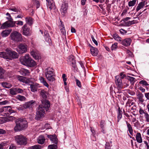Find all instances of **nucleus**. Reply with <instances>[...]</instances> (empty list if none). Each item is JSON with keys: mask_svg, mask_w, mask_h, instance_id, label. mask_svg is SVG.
Masks as SVG:
<instances>
[{"mask_svg": "<svg viewBox=\"0 0 149 149\" xmlns=\"http://www.w3.org/2000/svg\"><path fill=\"white\" fill-rule=\"evenodd\" d=\"M3 86L6 88H9L11 86V85L10 84L8 83L7 82H5L3 84Z\"/></svg>", "mask_w": 149, "mask_h": 149, "instance_id": "obj_42", "label": "nucleus"}, {"mask_svg": "<svg viewBox=\"0 0 149 149\" xmlns=\"http://www.w3.org/2000/svg\"><path fill=\"white\" fill-rule=\"evenodd\" d=\"M17 78L19 81L28 84L30 83V80L25 77L18 75L17 77Z\"/></svg>", "mask_w": 149, "mask_h": 149, "instance_id": "obj_14", "label": "nucleus"}, {"mask_svg": "<svg viewBox=\"0 0 149 149\" xmlns=\"http://www.w3.org/2000/svg\"><path fill=\"white\" fill-rule=\"evenodd\" d=\"M24 109H25V108L24 107V104L23 105V106H21L17 108V109L19 110H23Z\"/></svg>", "mask_w": 149, "mask_h": 149, "instance_id": "obj_58", "label": "nucleus"}, {"mask_svg": "<svg viewBox=\"0 0 149 149\" xmlns=\"http://www.w3.org/2000/svg\"><path fill=\"white\" fill-rule=\"evenodd\" d=\"M45 74L46 78L49 81L52 82L55 80L54 70L52 68L49 67L46 69Z\"/></svg>", "mask_w": 149, "mask_h": 149, "instance_id": "obj_4", "label": "nucleus"}, {"mask_svg": "<svg viewBox=\"0 0 149 149\" xmlns=\"http://www.w3.org/2000/svg\"><path fill=\"white\" fill-rule=\"evenodd\" d=\"M46 92L45 91L42 90L40 92V95L44 99H45L47 97L46 95Z\"/></svg>", "mask_w": 149, "mask_h": 149, "instance_id": "obj_35", "label": "nucleus"}, {"mask_svg": "<svg viewBox=\"0 0 149 149\" xmlns=\"http://www.w3.org/2000/svg\"><path fill=\"white\" fill-rule=\"evenodd\" d=\"M6 133V131L5 130L0 129V134H5Z\"/></svg>", "mask_w": 149, "mask_h": 149, "instance_id": "obj_64", "label": "nucleus"}, {"mask_svg": "<svg viewBox=\"0 0 149 149\" xmlns=\"http://www.w3.org/2000/svg\"><path fill=\"white\" fill-rule=\"evenodd\" d=\"M111 146L109 143L106 142L105 145V149H110Z\"/></svg>", "mask_w": 149, "mask_h": 149, "instance_id": "obj_52", "label": "nucleus"}, {"mask_svg": "<svg viewBox=\"0 0 149 149\" xmlns=\"http://www.w3.org/2000/svg\"><path fill=\"white\" fill-rule=\"evenodd\" d=\"M6 52H0V57L6 59L12 60L17 58L19 57L18 54L15 52L12 51L11 49L7 48Z\"/></svg>", "mask_w": 149, "mask_h": 149, "instance_id": "obj_2", "label": "nucleus"}, {"mask_svg": "<svg viewBox=\"0 0 149 149\" xmlns=\"http://www.w3.org/2000/svg\"><path fill=\"white\" fill-rule=\"evenodd\" d=\"M5 71L1 67H0V78L3 79V74Z\"/></svg>", "mask_w": 149, "mask_h": 149, "instance_id": "obj_39", "label": "nucleus"}, {"mask_svg": "<svg viewBox=\"0 0 149 149\" xmlns=\"http://www.w3.org/2000/svg\"><path fill=\"white\" fill-rule=\"evenodd\" d=\"M28 46L25 43H20L16 49V51L19 54H22L27 52Z\"/></svg>", "mask_w": 149, "mask_h": 149, "instance_id": "obj_7", "label": "nucleus"}, {"mask_svg": "<svg viewBox=\"0 0 149 149\" xmlns=\"http://www.w3.org/2000/svg\"><path fill=\"white\" fill-rule=\"evenodd\" d=\"M8 26L7 22L6 21L2 24L0 27V28L2 29H4L7 27H8Z\"/></svg>", "mask_w": 149, "mask_h": 149, "instance_id": "obj_40", "label": "nucleus"}, {"mask_svg": "<svg viewBox=\"0 0 149 149\" xmlns=\"http://www.w3.org/2000/svg\"><path fill=\"white\" fill-rule=\"evenodd\" d=\"M15 123L14 129L16 132L25 129L28 126L27 122L25 118H20L17 120Z\"/></svg>", "mask_w": 149, "mask_h": 149, "instance_id": "obj_3", "label": "nucleus"}, {"mask_svg": "<svg viewBox=\"0 0 149 149\" xmlns=\"http://www.w3.org/2000/svg\"><path fill=\"white\" fill-rule=\"evenodd\" d=\"M45 38L46 41L49 44L51 43V40L49 36H47L46 35V36H45Z\"/></svg>", "mask_w": 149, "mask_h": 149, "instance_id": "obj_43", "label": "nucleus"}, {"mask_svg": "<svg viewBox=\"0 0 149 149\" xmlns=\"http://www.w3.org/2000/svg\"><path fill=\"white\" fill-rule=\"evenodd\" d=\"M138 98L139 100L141 102H143L144 100L143 99V95L141 93L138 94Z\"/></svg>", "mask_w": 149, "mask_h": 149, "instance_id": "obj_37", "label": "nucleus"}, {"mask_svg": "<svg viewBox=\"0 0 149 149\" xmlns=\"http://www.w3.org/2000/svg\"><path fill=\"white\" fill-rule=\"evenodd\" d=\"M41 148V146L38 144L30 147L28 149H40Z\"/></svg>", "mask_w": 149, "mask_h": 149, "instance_id": "obj_34", "label": "nucleus"}, {"mask_svg": "<svg viewBox=\"0 0 149 149\" xmlns=\"http://www.w3.org/2000/svg\"><path fill=\"white\" fill-rule=\"evenodd\" d=\"M6 15L7 16L6 17V18L8 20H13L12 18L11 17L10 14L8 13H7L6 14Z\"/></svg>", "mask_w": 149, "mask_h": 149, "instance_id": "obj_50", "label": "nucleus"}, {"mask_svg": "<svg viewBox=\"0 0 149 149\" xmlns=\"http://www.w3.org/2000/svg\"><path fill=\"white\" fill-rule=\"evenodd\" d=\"M47 3V6L50 10L52 9L55 10L56 7L53 1V0H46Z\"/></svg>", "mask_w": 149, "mask_h": 149, "instance_id": "obj_12", "label": "nucleus"}, {"mask_svg": "<svg viewBox=\"0 0 149 149\" xmlns=\"http://www.w3.org/2000/svg\"><path fill=\"white\" fill-rule=\"evenodd\" d=\"M115 81L117 88L118 89H121L123 88V83L122 80L119 75L116 76Z\"/></svg>", "mask_w": 149, "mask_h": 149, "instance_id": "obj_10", "label": "nucleus"}, {"mask_svg": "<svg viewBox=\"0 0 149 149\" xmlns=\"http://www.w3.org/2000/svg\"><path fill=\"white\" fill-rule=\"evenodd\" d=\"M29 56V54H26L24 56L20 58V61L22 64L27 66L29 59L30 58Z\"/></svg>", "mask_w": 149, "mask_h": 149, "instance_id": "obj_9", "label": "nucleus"}, {"mask_svg": "<svg viewBox=\"0 0 149 149\" xmlns=\"http://www.w3.org/2000/svg\"><path fill=\"white\" fill-rule=\"evenodd\" d=\"M45 141V139L44 136L42 135L40 136L38 139V143L40 144H43Z\"/></svg>", "mask_w": 149, "mask_h": 149, "instance_id": "obj_30", "label": "nucleus"}, {"mask_svg": "<svg viewBox=\"0 0 149 149\" xmlns=\"http://www.w3.org/2000/svg\"><path fill=\"white\" fill-rule=\"evenodd\" d=\"M17 99L21 101H24L26 99V98L25 97L19 95L17 96Z\"/></svg>", "mask_w": 149, "mask_h": 149, "instance_id": "obj_44", "label": "nucleus"}, {"mask_svg": "<svg viewBox=\"0 0 149 149\" xmlns=\"http://www.w3.org/2000/svg\"><path fill=\"white\" fill-rule=\"evenodd\" d=\"M11 31V30H5L1 32V35L2 36L6 37L7 36Z\"/></svg>", "mask_w": 149, "mask_h": 149, "instance_id": "obj_26", "label": "nucleus"}, {"mask_svg": "<svg viewBox=\"0 0 149 149\" xmlns=\"http://www.w3.org/2000/svg\"><path fill=\"white\" fill-rule=\"evenodd\" d=\"M8 27H13L15 26L16 21H13V20H8L7 21Z\"/></svg>", "mask_w": 149, "mask_h": 149, "instance_id": "obj_31", "label": "nucleus"}, {"mask_svg": "<svg viewBox=\"0 0 149 149\" xmlns=\"http://www.w3.org/2000/svg\"><path fill=\"white\" fill-rule=\"evenodd\" d=\"M25 21L26 23V24H28L30 26H31L33 23V18L30 17H27L25 18Z\"/></svg>", "mask_w": 149, "mask_h": 149, "instance_id": "obj_21", "label": "nucleus"}, {"mask_svg": "<svg viewBox=\"0 0 149 149\" xmlns=\"http://www.w3.org/2000/svg\"><path fill=\"white\" fill-rule=\"evenodd\" d=\"M68 8V4L65 2L63 3L61 6V8L60 9L61 12L63 15H65L67 12V10Z\"/></svg>", "mask_w": 149, "mask_h": 149, "instance_id": "obj_11", "label": "nucleus"}, {"mask_svg": "<svg viewBox=\"0 0 149 149\" xmlns=\"http://www.w3.org/2000/svg\"><path fill=\"white\" fill-rule=\"evenodd\" d=\"M126 123L130 133L131 135L133 136V130L131 125L127 121H126Z\"/></svg>", "mask_w": 149, "mask_h": 149, "instance_id": "obj_28", "label": "nucleus"}, {"mask_svg": "<svg viewBox=\"0 0 149 149\" xmlns=\"http://www.w3.org/2000/svg\"><path fill=\"white\" fill-rule=\"evenodd\" d=\"M39 80H40L41 82L43 84V85L47 87H49V86L47 84V83L46 82L45 79L42 77H40L39 78Z\"/></svg>", "mask_w": 149, "mask_h": 149, "instance_id": "obj_32", "label": "nucleus"}, {"mask_svg": "<svg viewBox=\"0 0 149 149\" xmlns=\"http://www.w3.org/2000/svg\"><path fill=\"white\" fill-rule=\"evenodd\" d=\"M145 1H141L140 2L136 8V11H138L140 10L143 8L145 5Z\"/></svg>", "mask_w": 149, "mask_h": 149, "instance_id": "obj_25", "label": "nucleus"}, {"mask_svg": "<svg viewBox=\"0 0 149 149\" xmlns=\"http://www.w3.org/2000/svg\"><path fill=\"white\" fill-rule=\"evenodd\" d=\"M17 89L16 88H12L10 89V93L11 94L13 95H17Z\"/></svg>", "mask_w": 149, "mask_h": 149, "instance_id": "obj_33", "label": "nucleus"}, {"mask_svg": "<svg viewBox=\"0 0 149 149\" xmlns=\"http://www.w3.org/2000/svg\"><path fill=\"white\" fill-rule=\"evenodd\" d=\"M30 86L31 91L33 92L36 91L38 88L40 87V85L37 83H33Z\"/></svg>", "mask_w": 149, "mask_h": 149, "instance_id": "obj_17", "label": "nucleus"}, {"mask_svg": "<svg viewBox=\"0 0 149 149\" xmlns=\"http://www.w3.org/2000/svg\"><path fill=\"white\" fill-rule=\"evenodd\" d=\"M47 137L50 140L52 141L53 143L56 144L57 143V139L56 136L55 135H47Z\"/></svg>", "mask_w": 149, "mask_h": 149, "instance_id": "obj_19", "label": "nucleus"}, {"mask_svg": "<svg viewBox=\"0 0 149 149\" xmlns=\"http://www.w3.org/2000/svg\"><path fill=\"white\" fill-rule=\"evenodd\" d=\"M140 149H146V145L144 144H141L140 146Z\"/></svg>", "mask_w": 149, "mask_h": 149, "instance_id": "obj_56", "label": "nucleus"}, {"mask_svg": "<svg viewBox=\"0 0 149 149\" xmlns=\"http://www.w3.org/2000/svg\"><path fill=\"white\" fill-rule=\"evenodd\" d=\"M17 89V93H22L23 92V90L21 88H16Z\"/></svg>", "mask_w": 149, "mask_h": 149, "instance_id": "obj_54", "label": "nucleus"}, {"mask_svg": "<svg viewBox=\"0 0 149 149\" xmlns=\"http://www.w3.org/2000/svg\"><path fill=\"white\" fill-rule=\"evenodd\" d=\"M9 149H16V146L13 144H11Z\"/></svg>", "mask_w": 149, "mask_h": 149, "instance_id": "obj_60", "label": "nucleus"}, {"mask_svg": "<svg viewBox=\"0 0 149 149\" xmlns=\"http://www.w3.org/2000/svg\"><path fill=\"white\" fill-rule=\"evenodd\" d=\"M125 23L127 26H130V25L133 24V23H132V22H131L130 21H129L127 22H125Z\"/></svg>", "mask_w": 149, "mask_h": 149, "instance_id": "obj_59", "label": "nucleus"}, {"mask_svg": "<svg viewBox=\"0 0 149 149\" xmlns=\"http://www.w3.org/2000/svg\"><path fill=\"white\" fill-rule=\"evenodd\" d=\"M50 106L49 102L47 100L43 101L42 104L40 105L38 108L36 112V118L39 120L42 117L45 113V110L46 111H48Z\"/></svg>", "mask_w": 149, "mask_h": 149, "instance_id": "obj_1", "label": "nucleus"}, {"mask_svg": "<svg viewBox=\"0 0 149 149\" xmlns=\"http://www.w3.org/2000/svg\"><path fill=\"white\" fill-rule=\"evenodd\" d=\"M123 113L121 110L120 109V107L118 108V120L117 122H118L120 119L122 118V115Z\"/></svg>", "mask_w": 149, "mask_h": 149, "instance_id": "obj_29", "label": "nucleus"}, {"mask_svg": "<svg viewBox=\"0 0 149 149\" xmlns=\"http://www.w3.org/2000/svg\"><path fill=\"white\" fill-rule=\"evenodd\" d=\"M136 140L138 143H141L142 142V140L140 133L138 132L137 133L136 135Z\"/></svg>", "mask_w": 149, "mask_h": 149, "instance_id": "obj_27", "label": "nucleus"}, {"mask_svg": "<svg viewBox=\"0 0 149 149\" xmlns=\"http://www.w3.org/2000/svg\"><path fill=\"white\" fill-rule=\"evenodd\" d=\"M27 66L28 67H33L35 66L36 65V63L35 61L31 59V58H29Z\"/></svg>", "mask_w": 149, "mask_h": 149, "instance_id": "obj_22", "label": "nucleus"}, {"mask_svg": "<svg viewBox=\"0 0 149 149\" xmlns=\"http://www.w3.org/2000/svg\"><path fill=\"white\" fill-rule=\"evenodd\" d=\"M15 112L10 106L4 107L0 109V113H2L4 116H9L12 113Z\"/></svg>", "mask_w": 149, "mask_h": 149, "instance_id": "obj_8", "label": "nucleus"}, {"mask_svg": "<svg viewBox=\"0 0 149 149\" xmlns=\"http://www.w3.org/2000/svg\"><path fill=\"white\" fill-rule=\"evenodd\" d=\"M68 63L70 62L72 64V66L74 68H75L76 66V60L74 58V56L72 55H70L68 57Z\"/></svg>", "mask_w": 149, "mask_h": 149, "instance_id": "obj_15", "label": "nucleus"}, {"mask_svg": "<svg viewBox=\"0 0 149 149\" xmlns=\"http://www.w3.org/2000/svg\"><path fill=\"white\" fill-rule=\"evenodd\" d=\"M35 5L37 8L39 7L40 6V4L38 1H36Z\"/></svg>", "mask_w": 149, "mask_h": 149, "instance_id": "obj_61", "label": "nucleus"}, {"mask_svg": "<svg viewBox=\"0 0 149 149\" xmlns=\"http://www.w3.org/2000/svg\"><path fill=\"white\" fill-rule=\"evenodd\" d=\"M57 146L55 144H52L48 146V149H56Z\"/></svg>", "mask_w": 149, "mask_h": 149, "instance_id": "obj_45", "label": "nucleus"}, {"mask_svg": "<svg viewBox=\"0 0 149 149\" xmlns=\"http://www.w3.org/2000/svg\"><path fill=\"white\" fill-rule=\"evenodd\" d=\"M132 40L130 38H127L122 40L121 42V44L125 46H128L130 45Z\"/></svg>", "mask_w": 149, "mask_h": 149, "instance_id": "obj_18", "label": "nucleus"}, {"mask_svg": "<svg viewBox=\"0 0 149 149\" xmlns=\"http://www.w3.org/2000/svg\"><path fill=\"white\" fill-rule=\"evenodd\" d=\"M62 77L63 78V81H66L67 78H66V75L65 74H63L62 75Z\"/></svg>", "mask_w": 149, "mask_h": 149, "instance_id": "obj_63", "label": "nucleus"}, {"mask_svg": "<svg viewBox=\"0 0 149 149\" xmlns=\"http://www.w3.org/2000/svg\"><path fill=\"white\" fill-rule=\"evenodd\" d=\"M120 33L122 34L126 33L127 32L126 31L124 30L123 29H120Z\"/></svg>", "mask_w": 149, "mask_h": 149, "instance_id": "obj_62", "label": "nucleus"}, {"mask_svg": "<svg viewBox=\"0 0 149 149\" xmlns=\"http://www.w3.org/2000/svg\"><path fill=\"white\" fill-rule=\"evenodd\" d=\"M139 83L146 86H148V84L147 82L145 80L141 81L139 82Z\"/></svg>", "mask_w": 149, "mask_h": 149, "instance_id": "obj_49", "label": "nucleus"}, {"mask_svg": "<svg viewBox=\"0 0 149 149\" xmlns=\"http://www.w3.org/2000/svg\"><path fill=\"white\" fill-rule=\"evenodd\" d=\"M61 24L59 26V28L61 31V33L63 35H65L66 34V32L64 27V26L63 24V22L60 21Z\"/></svg>", "mask_w": 149, "mask_h": 149, "instance_id": "obj_23", "label": "nucleus"}, {"mask_svg": "<svg viewBox=\"0 0 149 149\" xmlns=\"http://www.w3.org/2000/svg\"><path fill=\"white\" fill-rule=\"evenodd\" d=\"M7 121H9L15 119V117L13 116H10L7 118Z\"/></svg>", "mask_w": 149, "mask_h": 149, "instance_id": "obj_55", "label": "nucleus"}, {"mask_svg": "<svg viewBox=\"0 0 149 149\" xmlns=\"http://www.w3.org/2000/svg\"><path fill=\"white\" fill-rule=\"evenodd\" d=\"M136 0H133L130 1L128 2V6L129 7L134 6L136 3Z\"/></svg>", "mask_w": 149, "mask_h": 149, "instance_id": "obj_38", "label": "nucleus"}, {"mask_svg": "<svg viewBox=\"0 0 149 149\" xmlns=\"http://www.w3.org/2000/svg\"><path fill=\"white\" fill-rule=\"evenodd\" d=\"M10 37L11 40L15 42H21L22 40L21 34L17 31H13L10 34Z\"/></svg>", "mask_w": 149, "mask_h": 149, "instance_id": "obj_6", "label": "nucleus"}, {"mask_svg": "<svg viewBox=\"0 0 149 149\" xmlns=\"http://www.w3.org/2000/svg\"><path fill=\"white\" fill-rule=\"evenodd\" d=\"M16 143L20 146H25L27 143V139L22 135H17L15 137Z\"/></svg>", "mask_w": 149, "mask_h": 149, "instance_id": "obj_5", "label": "nucleus"}, {"mask_svg": "<svg viewBox=\"0 0 149 149\" xmlns=\"http://www.w3.org/2000/svg\"><path fill=\"white\" fill-rule=\"evenodd\" d=\"M91 38L93 42L97 46L98 45V43L97 41L94 38V36L93 35L91 36Z\"/></svg>", "mask_w": 149, "mask_h": 149, "instance_id": "obj_51", "label": "nucleus"}, {"mask_svg": "<svg viewBox=\"0 0 149 149\" xmlns=\"http://www.w3.org/2000/svg\"><path fill=\"white\" fill-rule=\"evenodd\" d=\"M128 79L131 83H133L135 81V78L133 77L128 76Z\"/></svg>", "mask_w": 149, "mask_h": 149, "instance_id": "obj_47", "label": "nucleus"}, {"mask_svg": "<svg viewBox=\"0 0 149 149\" xmlns=\"http://www.w3.org/2000/svg\"><path fill=\"white\" fill-rule=\"evenodd\" d=\"M91 53L93 56H96L98 54V51L97 49L92 47L90 49Z\"/></svg>", "mask_w": 149, "mask_h": 149, "instance_id": "obj_24", "label": "nucleus"}, {"mask_svg": "<svg viewBox=\"0 0 149 149\" xmlns=\"http://www.w3.org/2000/svg\"><path fill=\"white\" fill-rule=\"evenodd\" d=\"M16 22L15 24H17V25H20L21 26H22L23 25V22L22 21H16Z\"/></svg>", "mask_w": 149, "mask_h": 149, "instance_id": "obj_57", "label": "nucleus"}, {"mask_svg": "<svg viewBox=\"0 0 149 149\" xmlns=\"http://www.w3.org/2000/svg\"><path fill=\"white\" fill-rule=\"evenodd\" d=\"M144 117L146 118V121L147 122H149V115L147 113H145Z\"/></svg>", "mask_w": 149, "mask_h": 149, "instance_id": "obj_48", "label": "nucleus"}, {"mask_svg": "<svg viewBox=\"0 0 149 149\" xmlns=\"http://www.w3.org/2000/svg\"><path fill=\"white\" fill-rule=\"evenodd\" d=\"M75 80L77 86L79 87H81V82L78 79H76Z\"/></svg>", "mask_w": 149, "mask_h": 149, "instance_id": "obj_53", "label": "nucleus"}, {"mask_svg": "<svg viewBox=\"0 0 149 149\" xmlns=\"http://www.w3.org/2000/svg\"><path fill=\"white\" fill-rule=\"evenodd\" d=\"M113 38L116 40L118 41H121V38L117 34H113Z\"/></svg>", "mask_w": 149, "mask_h": 149, "instance_id": "obj_36", "label": "nucleus"}, {"mask_svg": "<svg viewBox=\"0 0 149 149\" xmlns=\"http://www.w3.org/2000/svg\"><path fill=\"white\" fill-rule=\"evenodd\" d=\"M19 72L20 74L23 76H28L30 74V72L27 69L22 68L20 70Z\"/></svg>", "mask_w": 149, "mask_h": 149, "instance_id": "obj_20", "label": "nucleus"}, {"mask_svg": "<svg viewBox=\"0 0 149 149\" xmlns=\"http://www.w3.org/2000/svg\"><path fill=\"white\" fill-rule=\"evenodd\" d=\"M31 54L36 59H38L39 57L37 55L36 53L34 51H32L31 53Z\"/></svg>", "mask_w": 149, "mask_h": 149, "instance_id": "obj_41", "label": "nucleus"}, {"mask_svg": "<svg viewBox=\"0 0 149 149\" xmlns=\"http://www.w3.org/2000/svg\"><path fill=\"white\" fill-rule=\"evenodd\" d=\"M22 30L23 34V35L26 36H29L30 33V29L28 27L27 24H25L22 28Z\"/></svg>", "mask_w": 149, "mask_h": 149, "instance_id": "obj_13", "label": "nucleus"}, {"mask_svg": "<svg viewBox=\"0 0 149 149\" xmlns=\"http://www.w3.org/2000/svg\"><path fill=\"white\" fill-rule=\"evenodd\" d=\"M35 104V101L32 100L27 102L24 104V107L25 109L32 108L33 105Z\"/></svg>", "mask_w": 149, "mask_h": 149, "instance_id": "obj_16", "label": "nucleus"}, {"mask_svg": "<svg viewBox=\"0 0 149 149\" xmlns=\"http://www.w3.org/2000/svg\"><path fill=\"white\" fill-rule=\"evenodd\" d=\"M117 43H115L113 44L111 47V49L112 50H115L117 47Z\"/></svg>", "mask_w": 149, "mask_h": 149, "instance_id": "obj_46", "label": "nucleus"}]
</instances>
